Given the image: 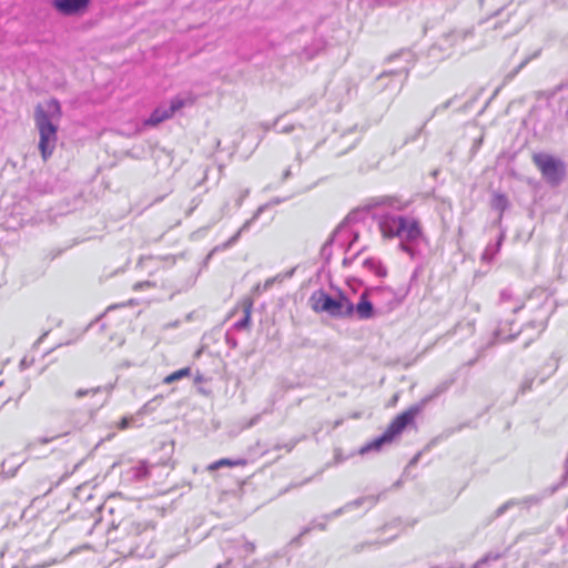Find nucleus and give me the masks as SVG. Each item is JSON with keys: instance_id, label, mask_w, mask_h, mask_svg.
<instances>
[{"instance_id": "obj_38", "label": "nucleus", "mask_w": 568, "mask_h": 568, "mask_svg": "<svg viewBox=\"0 0 568 568\" xmlns=\"http://www.w3.org/2000/svg\"><path fill=\"white\" fill-rule=\"evenodd\" d=\"M471 31L470 30H466V31H460V32H453L452 33V37L454 38H463L465 39L467 36H471Z\"/></svg>"}, {"instance_id": "obj_28", "label": "nucleus", "mask_w": 568, "mask_h": 568, "mask_svg": "<svg viewBox=\"0 0 568 568\" xmlns=\"http://www.w3.org/2000/svg\"><path fill=\"white\" fill-rule=\"evenodd\" d=\"M315 528L324 530L326 528V524L322 523V521L314 520L311 523L310 526L304 527L302 529L300 536H304V535L308 534L312 529H315Z\"/></svg>"}, {"instance_id": "obj_13", "label": "nucleus", "mask_w": 568, "mask_h": 568, "mask_svg": "<svg viewBox=\"0 0 568 568\" xmlns=\"http://www.w3.org/2000/svg\"><path fill=\"white\" fill-rule=\"evenodd\" d=\"M266 204L261 205L253 214L251 219L244 222V224L239 229V231L230 237L226 242H224L221 245H217L213 248L212 253L217 251H225L230 247H232L240 239L241 234L248 231L251 225L261 216V214L265 211Z\"/></svg>"}, {"instance_id": "obj_26", "label": "nucleus", "mask_w": 568, "mask_h": 568, "mask_svg": "<svg viewBox=\"0 0 568 568\" xmlns=\"http://www.w3.org/2000/svg\"><path fill=\"white\" fill-rule=\"evenodd\" d=\"M535 378H536V374H534V373H529V374L525 375V377L523 378V381L520 383L519 392L521 394L529 392L532 388Z\"/></svg>"}, {"instance_id": "obj_34", "label": "nucleus", "mask_w": 568, "mask_h": 568, "mask_svg": "<svg viewBox=\"0 0 568 568\" xmlns=\"http://www.w3.org/2000/svg\"><path fill=\"white\" fill-rule=\"evenodd\" d=\"M515 503L513 500H509L505 504H503L500 507L496 510V516L499 517L504 515Z\"/></svg>"}, {"instance_id": "obj_18", "label": "nucleus", "mask_w": 568, "mask_h": 568, "mask_svg": "<svg viewBox=\"0 0 568 568\" xmlns=\"http://www.w3.org/2000/svg\"><path fill=\"white\" fill-rule=\"evenodd\" d=\"M504 241V234L500 233L496 243H489L483 252L481 260L490 263L496 254L499 252L501 243Z\"/></svg>"}, {"instance_id": "obj_3", "label": "nucleus", "mask_w": 568, "mask_h": 568, "mask_svg": "<svg viewBox=\"0 0 568 568\" xmlns=\"http://www.w3.org/2000/svg\"><path fill=\"white\" fill-rule=\"evenodd\" d=\"M118 528H120L129 539L130 555L138 557L154 555V552L148 548V542L152 539L154 532V525L151 521L125 518L119 524Z\"/></svg>"}, {"instance_id": "obj_20", "label": "nucleus", "mask_w": 568, "mask_h": 568, "mask_svg": "<svg viewBox=\"0 0 568 568\" xmlns=\"http://www.w3.org/2000/svg\"><path fill=\"white\" fill-rule=\"evenodd\" d=\"M293 274H294V270H291V271H288V272H286V273H280V274H277V275H275V276H273V277H270V278H267V280L264 282V284H263V286H262V290H263V291H267V290H270V288H271L275 283H281V282H283L285 278H290V277H292V276H293ZM260 290H261V285H257V286L255 287V291H256V292H260Z\"/></svg>"}, {"instance_id": "obj_41", "label": "nucleus", "mask_w": 568, "mask_h": 568, "mask_svg": "<svg viewBox=\"0 0 568 568\" xmlns=\"http://www.w3.org/2000/svg\"><path fill=\"white\" fill-rule=\"evenodd\" d=\"M294 130V125H285L278 130L280 133H291Z\"/></svg>"}, {"instance_id": "obj_12", "label": "nucleus", "mask_w": 568, "mask_h": 568, "mask_svg": "<svg viewBox=\"0 0 568 568\" xmlns=\"http://www.w3.org/2000/svg\"><path fill=\"white\" fill-rule=\"evenodd\" d=\"M90 0H53V8L63 16H73L88 8Z\"/></svg>"}, {"instance_id": "obj_31", "label": "nucleus", "mask_w": 568, "mask_h": 568, "mask_svg": "<svg viewBox=\"0 0 568 568\" xmlns=\"http://www.w3.org/2000/svg\"><path fill=\"white\" fill-rule=\"evenodd\" d=\"M133 476L136 479H142L148 476V467L145 464H140L139 466L134 467L133 469Z\"/></svg>"}, {"instance_id": "obj_29", "label": "nucleus", "mask_w": 568, "mask_h": 568, "mask_svg": "<svg viewBox=\"0 0 568 568\" xmlns=\"http://www.w3.org/2000/svg\"><path fill=\"white\" fill-rule=\"evenodd\" d=\"M102 390V387L98 386V387H92V388H87V389H78L75 392V397L77 398H82L87 395H95L98 393H100Z\"/></svg>"}, {"instance_id": "obj_1", "label": "nucleus", "mask_w": 568, "mask_h": 568, "mask_svg": "<svg viewBox=\"0 0 568 568\" xmlns=\"http://www.w3.org/2000/svg\"><path fill=\"white\" fill-rule=\"evenodd\" d=\"M378 229L384 239H398L399 248L414 257L417 246L425 241L419 221L410 215L392 212L375 213Z\"/></svg>"}, {"instance_id": "obj_32", "label": "nucleus", "mask_w": 568, "mask_h": 568, "mask_svg": "<svg viewBox=\"0 0 568 568\" xmlns=\"http://www.w3.org/2000/svg\"><path fill=\"white\" fill-rule=\"evenodd\" d=\"M301 439L300 438H294V439H291L290 442L285 443L284 445H275L274 446V449L275 450H278V449H286V452H292L294 449V447L297 445V443L300 442Z\"/></svg>"}, {"instance_id": "obj_45", "label": "nucleus", "mask_w": 568, "mask_h": 568, "mask_svg": "<svg viewBox=\"0 0 568 568\" xmlns=\"http://www.w3.org/2000/svg\"><path fill=\"white\" fill-rule=\"evenodd\" d=\"M229 565H230V560H227V561H226V562H224V564H220V565H217L215 568H227V567H229Z\"/></svg>"}, {"instance_id": "obj_4", "label": "nucleus", "mask_w": 568, "mask_h": 568, "mask_svg": "<svg viewBox=\"0 0 568 568\" xmlns=\"http://www.w3.org/2000/svg\"><path fill=\"white\" fill-rule=\"evenodd\" d=\"M419 409V406H412L396 416L379 437L367 443L359 449V454L365 455L371 452H379L384 445L390 444L396 436L400 435L402 432L414 422Z\"/></svg>"}, {"instance_id": "obj_24", "label": "nucleus", "mask_w": 568, "mask_h": 568, "mask_svg": "<svg viewBox=\"0 0 568 568\" xmlns=\"http://www.w3.org/2000/svg\"><path fill=\"white\" fill-rule=\"evenodd\" d=\"M191 374V368L190 367H184V368H181L170 375H168L164 379H163V383L164 384H172L176 381H180L184 377H187L190 376Z\"/></svg>"}, {"instance_id": "obj_14", "label": "nucleus", "mask_w": 568, "mask_h": 568, "mask_svg": "<svg viewBox=\"0 0 568 568\" xmlns=\"http://www.w3.org/2000/svg\"><path fill=\"white\" fill-rule=\"evenodd\" d=\"M397 59H404L407 63L405 67L394 70L385 71L381 77L384 75H398L402 78L403 81H405L408 77L409 68L414 62V55L410 51H402L398 54L392 55L389 58L390 61L397 60Z\"/></svg>"}, {"instance_id": "obj_40", "label": "nucleus", "mask_w": 568, "mask_h": 568, "mask_svg": "<svg viewBox=\"0 0 568 568\" xmlns=\"http://www.w3.org/2000/svg\"><path fill=\"white\" fill-rule=\"evenodd\" d=\"M243 548H244V551H245L246 554H252V552H254V550H255V545H254L253 542H248V541H246V542L244 544Z\"/></svg>"}, {"instance_id": "obj_42", "label": "nucleus", "mask_w": 568, "mask_h": 568, "mask_svg": "<svg viewBox=\"0 0 568 568\" xmlns=\"http://www.w3.org/2000/svg\"><path fill=\"white\" fill-rule=\"evenodd\" d=\"M226 343L233 348L236 347V341L232 338L229 334H226Z\"/></svg>"}, {"instance_id": "obj_17", "label": "nucleus", "mask_w": 568, "mask_h": 568, "mask_svg": "<svg viewBox=\"0 0 568 568\" xmlns=\"http://www.w3.org/2000/svg\"><path fill=\"white\" fill-rule=\"evenodd\" d=\"M550 315V307L547 305V303H544L540 307V315L531 320L528 323V326L536 328L538 331V334H540L547 326V322Z\"/></svg>"}, {"instance_id": "obj_2", "label": "nucleus", "mask_w": 568, "mask_h": 568, "mask_svg": "<svg viewBox=\"0 0 568 568\" xmlns=\"http://www.w3.org/2000/svg\"><path fill=\"white\" fill-rule=\"evenodd\" d=\"M61 118V104L57 99L40 103L34 109V124L39 132V150L44 161L52 155L55 149Z\"/></svg>"}, {"instance_id": "obj_6", "label": "nucleus", "mask_w": 568, "mask_h": 568, "mask_svg": "<svg viewBox=\"0 0 568 568\" xmlns=\"http://www.w3.org/2000/svg\"><path fill=\"white\" fill-rule=\"evenodd\" d=\"M379 295H386L394 300V291L389 287L376 286L366 288L362 292L359 301L354 304L352 302L351 317L355 316L359 321L372 320L377 316L378 310L375 308L374 303H378Z\"/></svg>"}, {"instance_id": "obj_33", "label": "nucleus", "mask_w": 568, "mask_h": 568, "mask_svg": "<svg viewBox=\"0 0 568 568\" xmlns=\"http://www.w3.org/2000/svg\"><path fill=\"white\" fill-rule=\"evenodd\" d=\"M499 558L498 554H488L485 557H483L480 560H478L473 568H480L483 565L487 564L489 560H497Z\"/></svg>"}, {"instance_id": "obj_21", "label": "nucleus", "mask_w": 568, "mask_h": 568, "mask_svg": "<svg viewBox=\"0 0 568 568\" xmlns=\"http://www.w3.org/2000/svg\"><path fill=\"white\" fill-rule=\"evenodd\" d=\"M246 463L247 462L244 458H239V459L222 458V459H219V460L212 463L209 466V469L210 470H215V469H219V468L224 467V466H229V467L245 466Z\"/></svg>"}, {"instance_id": "obj_10", "label": "nucleus", "mask_w": 568, "mask_h": 568, "mask_svg": "<svg viewBox=\"0 0 568 568\" xmlns=\"http://www.w3.org/2000/svg\"><path fill=\"white\" fill-rule=\"evenodd\" d=\"M358 239V233L353 231V229L349 225V220L345 219L333 232L331 237L327 240L325 245L323 246V252L326 250V247L333 243L338 244L341 247H344L347 243L346 251H351L353 246L355 245V242Z\"/></svg>"}, {"instance_id": "obj_37", "label": "nucleus", "mask_w": 568, "mask_h": 568, "mask_svg": "<svg viewBox=\"0 0 568 568\" xmlns=\"http://www.w3.org/2000/svg\"><path fill=\"white\" fill-rule=\"evenodd\" d=\"M450 103H452V100H448V101L444 102L443 104L436 106L434 112H433V114H432V116L435 113H437V112H440V111H444V110L448 109L450 106Z\"/></svg>"}, {"instance_id": "obj_35", "label": "nucleus", "mask_w": 568, "mask_h": 568, "mask_svg": "<svg viewBox=\"0 0 568 568\" xmlns=\"http://www.w3.org/2000/svg\"><path fill=\"white\" fill-rule=\"evenodd\" d=\"M250 193V190L248 189H245V190H242L239 197L236 199V206L237 207H241L243 201L245 200V197L248 195Z\"/></svg>"}, {"instance_id": "obj_48", "label": "nucleus", "mask_w": 568, "mask_h": 568, "mask_svg": "<svg viewBox=\"0 0 568 568\" xmlns=\"http://www.w3.org/2000/svg\"><path fill=\"white\" fill-rule=\"evenodd\" d=\"M481 141H483V138H480V139L476 142V146H477V148L480 145Z\"/></svg>"}, {"instance_id": "obj_19", "label": "nucleus", "mask_w": 568, "mask_h": 568, "mask_svg": "<svg viewBox=\"0 0 568 568\" xmlns=\"http://www.w3.org/2000/svg\"><path fill=\"white\" fill-rule=\"evenodd\" d=\"M364 268H366L368 272L375 274L378 277L386 276V268L381 264L379 261L375 258H366L363 262Z\"/></svg>"}, {"instance_id": "obj_15", "label": "nucleus", "mask_w": 568, "mask_h": 568, "mask_svg": "<svg viewBox=\"0 0 568 568\" xmlns=\"http://www.w3.org/2000/svg\"><path fill=\"white\" fill-rule=\"evenodd\" d=\"M372 206H375V207H377V206H386V207H389V209H395V210H398V211H403V210H405L408 206V203L407 202H403V201H400L397 197L382 196V197L373 199L372 200Z\"/></svg>"}, {"instance_id": "obj_44", "label": "nucleus", "mask_w": 568, "mask_h": 568, "mask_svg": "<svg viewBox=\"0 0 568 568\" xmlns=\"http://www.w3.org/2000/svg\"><path fill=\"white\" fill-rule=\"evenodd\" d=\"M290 175H291V170L290 169L285 170L284 173H283V180L288 179Z\"/></svg>"}, {"instance_id": "obj_23", "label": "nucleus", "mask_w": 568, "mask_h": 568, "mask_svg": "<svg viewBox=\"0 0 568 568\" xmlns=\"http://www.w3.org/2000/svg\"><path fill=\"white\" fill-rule=\"evenodd\" d=\"M491 206L494 210L499 211L501 215L504 211L508 207L507 196L501 193H495L493 196Z\"/></svg>"}, {"instance_id": "obj_7", "label": "nucleus", "mask_w": 568, "mask_h": 568, "mask_svg": "<svg viewBox=\"0 0 568 568\" xmlns=\"http://www.w3.org/2000/svg\"><path fill=\"white\" fill-rule=\"evenodd\" d=\"M72 413H54L51 412L48 418L49 428L48 432L51 434L49 436H42L37 438L34 443H30L28 445V449H31L32 446L38 443L40 445H45L52 443L53 440L64 437L69 435L73 429L77 428V425L71 419Z\"/></svg>"}, {"instance_id": "obj_16", "label": "nucleus", "mask_w": 568, "mask_h": 568, "mask_svg": "<svg viewBox=\"0 0 568 568\" xmlns=\"http://www.w3.org/2000/svg\"><path fill=\"white\" fill-rule=\"evenodd\" d=\"M244 316L242 320L234 323L233 328L236 331L246 329L251 325V314L253 308V301L251 298H245L242 302Z\"/></svg>"}, {"instance_id": "obj_9", "label": "nucleus", "mask_w": 568, "mask_h": 568, "mask_svg": "<svg viewBox=\"0 0 568 568\" xmlns=\"http://www.w3.org/2000/svg\"><path fill=\"white\" fill-rule=\"evenodd\" d=\"M532 161L549 184L557 185L561 182L565 174L562 161L547 153L534 154Z\"/></svg>"}, {"instance_id": "obj_39", "label": "nucleus", "mask_w": 568, "mask_h": 568, "mask_svg": "<svg viewBox=\"0 0 568 568\" xmlns=\"http://www.w3.org/2000/svg\"><path fill=\"white\" fill-rule=\"evenodd\" d=\"M527 62H528V60H527V59H526V60H524V61H523V62L517 67V69H516L514 72H511L510 74H508V77H507V78L513 79V78H514V77H515V75H516V74H517V73H518V72H519V71H520V70H521L526 64H527Z\"/></svg>"}, {"instance_id": "obj_47", "label": "nucleus", "mask_w": 568, "mask_h": 568, "mask_svg": "<svg viewBox=\"0 0 568 568\" xmlns=\"http://www.w3.org/2000/svg\"><path fill=\"white\" fill-rule=\"evenodd\" d=\"M420 454H417L412 460H410V464H416L418 458H419Z\"/></svg>"}, {"instance_id": "obj_46", "label": "nucleus", "mask_w": 568, "mask_h": 568, "mask_svg": "<svg viewBox=\"0 0 568 568\" xmlns=\"http://www.w3.org/2000/svg\"><path fill=\"white\" fill-rule=\"evenodd\" d=\"M142 285H144V283H141V282H140V283H136V284L134 285V288H135V290H138V288L142 287ZM145 285H149V282H145Z\"/></svg>"}, {"instance_id": "obj_22", "label": "nucleus", "mask_w": 568, "mask_h": 568, "mask_svg": "<svg viewBox=\"0 0 568 568\" xmlns=\"http://www.w3.org/2000/svg\"><path fill=\"white\" fill-rule=\"evenodd\" d=\"M366 501H368L371 505H374L376 503V499L374 497H362V498L355 499L354 501L346 504L343 508L335 510L333 514H331L329 516H326L325 518L328 519L331 517H336L339 514H342L344 509L358 507Z\"/></svg>"}, {"instance_id": "obj_36", "label": "nucleus", "mask_w": 568, "mask_h": 568, "mask_svg": "<svg viewBox=\"0 0 568 568\" xmlns=\"http://www.w3.org/2000/svg\"><path fill=\"white\" fill-rule=\"evenodd\" d=\"M361 252H362V250L357 251L353 256L344 257L343 265L344 266H349L354 262V260L359 255Z\"/></svg>"}, {"instance_id": "obj_43", "label": "nucleus", "mask_w": 568, "mask_h": 568, "mask_svg": "<svg viewBox=\"0 0 568 568\" xmlns=\"http://www.w3.org/2000/svg\"><path fill=\"white\" fill-rule=\"evenodd\" d=\"M130 422H131V419H129V418H126V417L122 418V420H121V423H120V428H121V429L126 428V427L129 426Z\"/></svg>"}, {"instance_id": "obj_27", "label": "nucleus", "mask_w": 568, "mask_h": 568, "mask_svg": "<svg viewBox=\"0 0 568 568\" xmlns=\"http://www.w3.org/2000/svg\"><path fill=\"white\" fill-rule=\"evenodd\" d=\"M517 332L515 333H506L504 332V328L501 327V323L499 324L498 328L495 332L496 338L499 342H507L513 339L516 336Z\"/></svg>"}, {"instance_id": "obj_8", "label": "nucleus", "mask_w": 568, "mask_h": 568, "mask_svg": "<svg viewBox=\"0 0 568 568\" xmlns=\"http://www.w3.org/2000/svg\"><path fill=\"white\" fill-rule=\"evenodd\" d=\"M195 102V97L192 93H184L174 97L169 106H158L151 115L144 121L145 126H156L163 121L171 119L179 110L191 106Z\"/></svg>"}, {"instance_id": "obj_5", "label": "nucleus", "mask_w": 568, "mask_h": 568, "mask_svg": "<svg viewBox=\"0 0 568 568\" xmlns=\"http://www.w3.org/2000/svg\"><path fill=\"white\" fill-rule=\"evenodd\" d=\"M310 303L317 313H326L337 318L351 317L352 301L344 294L333 297L325 291L317 290L311 295Z\"/></svg>"}, {"instance_id": "obj_25", "label": "nucleus", "mask_w": 568, "mask_h": 568, "mask_svg": "<svg viewBox=\"0 0 568 568\" xmlns=\"http://www.w3.org/2000/svg\"><path fill=\"white\" fill-rule=\"evenodd\" d=\"M324 49V42L321 40L315 41L312 47L305 48L303 54L306 59H313L320 51Z\"/></svg>"}, {"instance_id": "obj_30", "label": "nucleus", "mask_w": 568, "mask_h": 568, "mask_svg": "<svg viewBox=\"0 0 568 568\" xmlns=\"http://www.w3.org/2000/svg\"><path fill=\"white\" fill-rule=\"evenodd\" d=\"M382 302L386 303V308L388 311L393 310L395 306L398 305V301L396 300V294L395 293H394V300L393 301H392V298L387 297L386 295H379L378 303H382Z\"/></svg>"}, {"instance_id": "obj_11", "label": "nucleus", "mask_w": 568, "mask_h": 568, "mask_svg": "<svg viewBox=\"0 0 568 568\" xmlns=\"http://www.w3.org/2000/svg\"><path fill=\"white\" fill-rule=\"evenodd\" d=\"M525 302L521 296L516 295L510 288H504L499 294L497 304L500 315L516 314L524 308Z\"/></svg>"}]
</instances>
